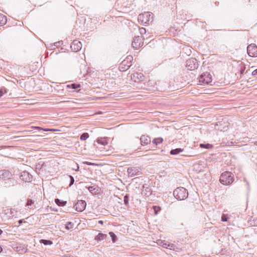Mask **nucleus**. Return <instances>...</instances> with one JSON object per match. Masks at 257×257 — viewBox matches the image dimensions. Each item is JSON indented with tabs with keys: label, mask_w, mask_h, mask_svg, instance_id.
Listing matches in <instances>:
<instances>
[{
	"label": "nucleus",
	"mask_w": 257,
	"mask_h": 257,
	"mask_svg": "<svg viewBox=\"0 0 257 257\" xmlns=\"http://www.w3.org/2000/svg\"><path fill=\"white\" fill-rule=\"evenodd\" d=\"M219 181L223 185H230L234 181L233 175L230 172H224L220 175Z\"/></svg>",
	"instance_id": "obj_1"
},
{
	"label": "nucleus",
	"mask_w": 257,
	"mask_h": 257,
	"mask_svg": "<svg viewBox=\"0 0 257 257\" xmlns=\"http://www.w3.org/2000/svg\"><path fill=\"white\" fill-rule=\"evenodd\" d=\"M174 196L179 200H185L188 197V192L183 187H178L173 192Z\"/></svg>",
	"instance_id": "obj_2"
},
{
	"label": "nucleus",
	"mask_w": 257,
	"mask_h": 257,
	"mask_svg": "<svg viewBox=\"0 0 257 257\" xmlns=\"http://www.w3.org/2000/svg\"><path fill=\"white\" fill-rule=\"evenodd\" d=\"M138 20L144 24H149L153 21V14L151 12H145L140 14L138 16Z\"/></svg>",
	"instance_id": "obj_3"
},
{
	"label": "nucleus",
	"mask_w": 257,
	"mask_h": 257,
	"mask_svg": "<svg viewBox=\"0 0 257 257\" xmlns=\"http://www.w3.org/2000/svg\"><path fill=\"white\" fill-rule=\"evenodd\" d=\"M186 67L188 70H193L198 67L197 60L195 58H191L186 62Z\"/></svg>",
	"instance_id": "obj_4"
},
{
	"label": "nucleus",
	"mask_w": 257,
	"mask_h": 257,
	"mask_svg": "<svg viewBox=\"0 0 257 257\" xmlns=\"http://www.w3.org/2000/svg\"><path fill=\"white\" fill-rule=\"evenodd\" d=\"M133 60L132 57H127L120 64L119 68L120 71H124L127 70L131 66V61Z\"/></svg>",
	"instance_id": "obj_5"
},
{
	"label": "nucleus",
	"mask_w": 257,
	"mask_h": 257,
	"mask_svg": "<svg viewBox=\"0 0 257 257\" xmlns=\"http://www.w3.org/2000/svg\"><path fill=\"white\" fill-rule=\"evenodd\" d=\"M211 81V76L207 72L202 74L199 78V82L204 84H208Z\"/></svg>",
	"instance_id": "obj_6"
},
{
	"label": "nucleus",
	"mask_w": 257,
	"mask_h": 257,
	"mask_svg": "<svg viewBox=\"0 0 257 257\" xmlns=\"http://www.w3.org/2000/svg\"><path fill=\"white\" fill-rule=\"evenodd\" d=\"M127 172L128 176L133 177L142 174L141 169L139 167H131L127 168Z\"/></svg>",
	"instance_id": "obj_7"
},
{
	"label": "nucleus",
	"mask_w": 257,
	"mask_h": 257,
	"mask_svg": "<svg viewBox=\"0 0 257 257\" xmlns=\"http://www.w3.org/2000/svg\"><path fill=\"white\" fill-rule=\"evenodd\" d=\"M248 55L250 57H257V46L254 44L249 45L247 47Z\"/></svg>",
	"instance_id": "obj_8"
},
{
	"label": "nucleus",
	"mask_w": 257,
	"mask_h": 257,
	"mask_svg": "<svg viewBox=\"0 0 257 257\" xmlns=\"http://www.w3.org/2000/svg\"><path fill=\"white\" fill-rule=\"evenodd\" d=\"M143 45V42L142 41L141 37L140 36L135 37L132 42V46L136 49L139 48Z\"/></svg>",
	"instance_id": "obj_9"
},
{
	"label": "nucleus",
	"mask_w": 257,
	"mask_h": 257,
	"mask_svg": "<svg viewBox=\"0 0 257 257\" xmlns=\"http://www.w3.org/2000/svg\"><path fill=\"white\" fill-rule=\"evenodd\" d=\"M70 48L75 52L79 51L82 48V44L79 41L74 40L71 43Z\"/></svg>",
	"instance_id": "obj_10"
},
{
	"label": "nucleus",
	"mask_w": 257,
	"mask_h": 257,
	"mask_svg": "<svg viewBox=\"0 0 257 257\" xmlns=\"http://www.w3.org/2000/svg\"><path fill=\"white\" fill-rule=\"evenodd\" d=\"M86 203L83 200H78L75 204V209L78 212L83 211L86 207Z\"/></svg>",
	"instance_id": "obj_11"
},
{
	"label": "nucleus",
	"mask_w": 257,
	"mask_h": 257,
	"mask_svg": "<svg viewBox=\"0 0 257 257\" xmlns=\"http://www.w3.org/2000/svg\"><path fill=\"white\" fill-rule=\"evenodd\" d=\"M12 176V173L8 170H3L0 171V177L4 180L11 179Z\"/></svg>",
	"instance_id": "obj_12"
},
{
	"label": "nucleus",
	"mask_w": 257,
	"mask_h": 257,
	"mask_svg": "<svg viewBox=\"0 0 257 257\" xmlns=\"http://www.w3.org/2000/svg\"><path fill=\"white\" fill-rule=\"evenodd\" d=\"M132 79L135 82H140L143 81L144 78V75L141 73L136 72L131 76Z\"/></svg>",
	"instance_id": "obj_13"
},
{
	"label": "nucleus",
	"mask_w": 257,
	"mask_h": 257,
	"mask_svg": "<svg viewBox=\"0 0 257 257\" xmlns=\"http://www.w3.org/2000/svg\"><path fill=\"white\" fill-rule=\"evenodd\" d=\"M140 143L142 146H146L151 143V138L147 135H142L140 139Z\"/></svg>",
	"instance_id": "obj_14"
},
{
	"label": "nucleus",
	"mask_w": 257,
	"mask_h": 257,
	"mask_svg": "<svg viewBox=\"0 0 257 257\" xmlns=\"http://www.w3.org/2000/svg\"><path fill=\"white\" fill-rule=\"evenodd\" d=\"M20 178L25 182H31L32 179V176L28 172H23L20 176Z\"/></svg>",
	"instance_id": "obj_15"
},
{
	"label": "nucleus",
	"mask_w": 257,
	"mask_h": 257,
	"mask_svg": "<svg viewBox=\"0 0 257 257\" xmlns=\"http://www.w3.org/2000/svg\"><path fill=\"white\" fill-rule=\"evenodd\" d=\"M97 142L102 145L105 146L108 144L107 139L106 138H99L97 140Z\"/></svg>",
	"instance_id": "obj_16"
},
{
	"label": "nucleus",
	"mask_w": 257,
	"mask_h": 257,
	"mask_svg": "<svg viewBox=\"0 0 257 257\" xmlns=\"http://www.w3.org/2000/svg\"><path fill=\"white\" fill-rule=\"evenodd\" d=\"M7 21V17L3 14H0V25H4Z\"/></svg>",
	"instance_id": "obj_17"
},
{
	"label": "nucleus",
	"mask_w": 257,
	"mask_h": 257,
	"mask_svg": "<svg viewBox=\"0 0 257 257\" xmlns=\"http://www.w3.org/2000/svg\"><path fill=\"white\" fill-rule=\"evenodd\" d=\"M183 151V149L181 148H177L175 149H173L170 151V154L172 155H176L180 153H181Z\"/></svg>",
	"instance_id": "obj_18"
},
{
	"label": "nucleus",
	"mask_w": 257,
	"mask_h": 257,
	"mask_svg": "<svg viewBox=\"0 0 257 257\" xmlns=\"http://www.w3.org/2000/svg\"><path fill=\"white\" fill-rule=\"evenodd\" d=\"M106 237V234L101 233H99L98 235L95 237V239L98 241H100L104 239Z\"/></svg>",
	"instance_id": "obj_19"
},
{
	"label": "nucleus",
	"mask_w": 257,
	"mask_h": 257,
	"mask_svg": "<svg viewBox=\"0 0 257 257\" xmlns=\"http://www.w3.org/2000/svg\"><path fill=\"white\" fill-rule=\"evenodd\" d=\"M163 141V138L160 137V138H155V139H153L152 143L156 145H158L162 143Z\"/></svg>",
	"instance_id": "obj_20"
},
{
	"label": "nucleus",
	"mask_w": 257,
	"mask_h": 257,
	"mask_svg": "<svg viewBox=\"0 0 257 257\" xmlns=\"http://www.w3.org/2000/svg\"><path fill=\"white\" fill-rule=\"evenodd\" d=\"M55 203L60 206H64L66 204V201H64L63 200H61L59 199H55Z\"/></svg>",
	"instance_id": "obj_21"
},
{
	"label": "nucleus",
	"mask_w": 257,
	"mask_h": 257,
	"mask_svg": "<svg viewBox=\"0 0 257 257\" xmlns=\"http://www.w3.org/2000/svg\"><path fill=\"white\" fill-rule=\"evenodd\" d=\"M200 147L201 148H204L207 149H212L213 148V145L210 144H200Z\"/></svg>",
	"instance_id": "obj_22"
},
{
	"label": "nucleus",
	"mask_w": 257,
	"mask_h": 257,
	"mask_svg": "<svg viewBox=\"0 0 257 257\" xmlns=\"http://www.w3.org/2000/svg\"><path fill=\"white\" fill-rule=\"evenodd\" d=\"M32 127L39 131L43 130L46 132H51L54 131V130L52 128H44L40 126H32Z\"/></svg>",
	"instance_id": "obj_23"
},
{
	"label": "nucleus",
	"mask_w": 257,
	"mask_h": 257,
	"mask_svg": "<svg viewBox=\"0 0 257 257\" xmlns=\"http://www.w3.org/2000/svg\"><path fill=\"white\" fill-rule=\"evenodd\" d=\"M40 242L44 244V245H50L53 243L52 241L46 239H41L40 240Z\"/></svg>",
	"instance_id": "obj_24"
},
{
	"label": "nucleus",
	"mask_w": 257,
	"mask_h": 257,
	"mask_svg": "<svg viewBox=\"0 0 257 257\" xmlns=\"http://www.w3.org/2000/svg\"><path fill=\"white\" fill-rule=\"evenodd\" d=\"M89 137V135L88 133H84L83 134H82L80 137V139L81 140H82V141H85L86 140L87 138H88Z\"/></svg>",
	"instance_id": "obj_25"
},
{
	"label": "nucleus",
	"mask_w": 257,
	"mask_h": 257,
	"mask_svg": "<svg viewBox=\"0 0 257 257\" xmlns=\"http://www.w3.org/2000/svg\"><path fill=\"white\" fill-rule=\"evenodd\" d=\"M73 223L71 222H68L65 225V228L67 230H69L73 227Z\"/></svg>",
	"instance_id": "obj_26"
},
{
	"label": "nucleus",
	"mask_w": 257,
	"mask_h": 257,
	"mask_svg": "<svg viewBox=\"0 0 257 257\" xmlns=\"http://www.w3.org/2000/svg\"><path fill=\"white\" fill-rule=\"evenodd\" d=\"M109 234L111 237L113 242H115L117 240V237L115 234L113 232H110Z\"/></svg>",
	"instance_id": "obj_27"
},
{
	"label": "nucleus",
	"mask_w": 257,
	"mask_h": 257,
	"mask_svg": "<svg viewBox=\"0 0 257 257\" xmlns=\"http://www.w3.org/2000/svg\"><path fill=\"white\" fill-rule=\"evenodd\" d=\"M70 86L71 88L73 89H76L80 87V84H77L75 83L71 84Z\"/></svg>",
	"instance_id": "obj_28"
},
{
	"label": "nucleus",
	"mask_w": 257,
	"mask_h": 257,
	"mask_svg": "<svg viewBox=\"0 0 257 257\" xmlns=\"http://www.w3.org/2000/svg\"><path fill=\"white\" fill-rule=\"evenodd\" d=\"M153 209L156 215L161 210V208L159 206H153Z\"/></svg>",
	"instance_id": "obj_29"
},
{
	"label": "nucleus",
	"mask_w": 257,
	"mask_h": 257,
	"mask_svg": "<svg viewBox=\"0 0 257 257\" xmlns=\"http://www.w3.org/2000/svg\"><path fill=\"white\" fill-rule=\"evenodd\" d=\"M7 92V90L5 88L0 89V97L3 96L5 93Z\"/></svg>",
	"instance_id": "obj_30"
},
{
	"label": "nucleus",
	"mask_w": 257,
	"mask_h": 257,
	"mask_svg": "<svg viewBox=\"0 0 257 257\" xmlns=\"http://www.w3.org/2000/svg\"><path fill=\"white\" fill-rule=\"evenodd\" d=\"M33 203H34V201L32 199H28V200H27V202L26 205L27 206H30Z\"/></svg>",
	"instance_id": "obj_31"
},
{
	"label": "nucleus",
	"mask_w": 257,
	"mask_h": 257,
	"mask_svg": "<svg viewBox=\"0 0 257 257\" xmlns=\"http://www.w3.org/2000/svg\"><path fill=\"white\" fill-rule=\"evenodd\" d=\"M123 201L124 204L126 205L128 204V197L127 195H125L124 196Z\"/></svg>",
	"instance_id": "obj_32"
},
{
	"label": "nucleus",
	"mask_w": 257,
	"mask_h": 257,
	"mask_svg": "<svg viewBox=\"0 0 257 257\" xmlns=\"http://www.w3.org/2000/svg\"><path fill=\"white\" fill-rule=\"evenodd\" d=\"M139 30L140 34L142 35H143V34H145L146 33V30L144 28H140Z\"/></svg>",
	"instance_id": "obj_33"
},
{
	"label": "nucleus",
	"mask_w": 257,
	"mask_h": 257,
	"mask_svg": "<svg viewBox=\"0 0 257 257\" xmlns=\"http://www.w3.org/2000/svg\"><path fill=\"white\" fill-rule=\"evenodd\" d=\"M227 219H228V217L224 215H223L222 216V217H221V221H223V222H225V221H227Z\"/></svg>",
	"instance_id": "obj_34"
},
{
	"label": "nucleus",
	"mask_w": 257,
	"mask_h": 257,
	"mask_svg": "<svg viewBox=\"0 0 257 257\" xmlns=\"http://www.w3.org/2000/svg\"><path fill=\"white\" fill-rule=\"evenodd\" d=\"M70 179V186H71L72 184H73L74 182V178L71 176H69Z\"/></svg>",
	"instance_id": "obj_35"
},
{
	"label": "nucleus",
	"mask_w": 257,
	"mask_h": 257,
	"mask_svg": "<svg viewBox=\"0 0 257 257\" xmlns=\"http://www.w3.org/2000/svg\"><path fill=\"white\" fill-rule=\"evenodd\" d=\"M252 75L254 77H257V69L252 71Z\"/></svg>",
	"instance_id": "obj_36"
},
{
	"label": "nucleus",
	"mask_w": 257,
	"mask_h": 257,
	"mask_svg": "<svg viewBox=\"0 0 257 257\" xmlns=\"http://www.w3.org/2000/svg\"><path fill=\"white\" fill-rule=\"evenodd\" d=\"M10 211H11V214L13 216H14V212H15V211H15V209H11Z\"/></svg>",
	"instance_id": "obj_37"
},
{
	"label": "nucleus",
	"mask_w": 257,
	"mask_h": 257,
	"mask_svg": "<svg viewBox=\"0 0 257 257\" xmlns=\"http://www.w3.org/2000/svg\"><path fill=\"white\" fill-rule=\"evenodd\" d=\"M84 164H87L88 165H92L93 164L88 162H85L83 163Z\"/></svg>",
	"instance_id": "obj_38"
},
{
	"label": "nucleus",
	"mask_w": 257,
	"mask_h": 257,
	"mask_svg": "<svg viewBox=\"0 0 257 257\" xmlns=\"http://www.w3.org/2000/svg\"><path fill=\"white\" fill-rule=\"evenodd\" d=\"M18 222H19V224H21L23 222V219L19 220Z\"/></svg>",
	"instance_id": "obj_39"
},
{
	"label": "nucleus",
	"mask_w": 257,
	"mask_h": 257,
	"mask_svg": "<svg viewBox=\"0 0 257 257\" xmlns=\"http://www.w3.org/2000/svg\"><path fill=\"white\" fill-rule=\"evenodd\" d=\"M60 42H58L55 43H54V45H55V46H57H57H58V44H60Z\"/></svg>",
	"instance_id": "obj_40"
},
{
	"label": "nucleus",
	"mask_w": 257,
	"mask_h": 257,
	"mask_svg": "<svg viewBox=\"0 0 257 257\" xmlns=\"http://www.w3.org/2000/svg\"><path fill=\"white\" fill-rule=\"evenodd\" d=\"M98 223H99V224H102L103 223V221H102V220H99V221H98Z\"/></svg>",
	"instance_id": "obj_41"
},
{
	"label": "nucleus",
	"mask_w": 257,
	"mask_h": 257,
	"mask_svg": "<svg viewBox=\"0 0 257 257\" xmlns=\"http://www.w3.org/2000/svg\"><path fill=\"white\" fill-rule=\"evenodd\" d=\"M166 245H167V244L165 243V244H164V245H163V246L164 247L167 248V247L166 246Z\"/></svg>",
	"instance_id": "obj_42"
},
{
	"label": "nucleus",
	"mask_w": 257,
	"mask_h": 257,
	"mask_svg": "<svg viewBox=\"0 0 257 257\" xmlns=\"http://www.w3.org/2000/svg\"><path fill=\"white\" fill-rule=\"evenodd\" d=\"M3 251V248L2 247L0 246V252H2Z\"/></svg>",
	"instance_id": "obj_43"
},
{
	"label": "nucleus",
	"mask_w": 257,
	"mask_h": 257,
	"mask_svg": "<svg viewBox=\"0 0 257 257\" xmlns=\"http://www.w3.org/2000/svg\"><path fill=\"white\" fill-rule=\"evenodd\" d=\"M92 187H90L89 188V190L90 191H92Z\"/></svg>",
	"instance_id": "obj_44"
},
{
	"label": "nucleus",
	"mask_w": 257,
	"mask_h": 257,
	"mask_svg": "<svg viewBox=\"0 0 257 257\" xmlns=\"http://www.w3.org/2000/svg\"><path fill=\"white\" fill-rule=\"evenodd\" d=\"M2 233H3V230L1 229H0V235L2 234Z\"/></svg>",
	"instance_id": "obj_45"
},
{
	"label": "nucleus",
	"mask_w": 257,
	"mask_h": 257,
	"mask_svg": "<svg viewBox=\"0 0 257 257\" xmlns=\"http://www.w3.org/2000/svg\"><path fill=\"white\" fill-rule=\"evenodd\" d=\"M243 71H244L243 70H242L241 71V74H242V73H243Z\"/></svg>",
	"instance_id": "obj_46"
},
{
	"label": "nucleus",
	"mask_w": 257,
	"mask_h": 257,
	"mask_svg": "<svg viewBox=\"0 0 257 257\" xmlns=\"http://www.w3.org/2000/svg\"><path fill=\"white\" fill-rule=\"evenodd\" d=\"M255 144L257 145V141H256V142H255Z\"/></svg>",
	"instance_id": "obj_47"
}]
</instances>
